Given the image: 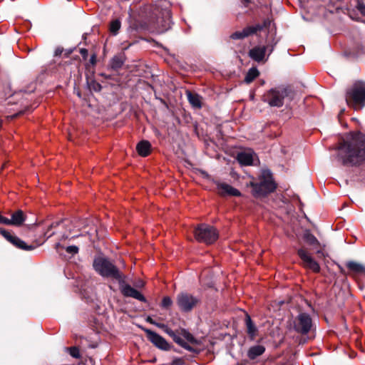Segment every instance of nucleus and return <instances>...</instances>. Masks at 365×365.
<instances>
[{
	"label": "nucleus",
	"mask_w": 365,
	"mask_h": 365,
	"mask_svg": "<svg viewBox=\"0 0 365 365\" xmlns=\"http://www.w3.org/2000/svg\"><path fill=\"white\" fill-rule=\"evenodd\" d=\"M81 53L82 55H83V56H84V55H86V54H87V50H86V49H85V48H82V49L81 50Z\"/></svg>",
	"instance_id": "obj_41"
},
{
	"label": "nucleus",
	"mask_w": 365,
	"mask_h": 365,
	"mask_svg": "<svg viewBox=\"0 0 365 365\" xmlns=\"http://www.w3.org/2000/svg\"><path fill=\"white\" fill-rule=\"evenodd\" d=\"M262 26L260 25H256L252 26H248L243 29L242 31H237L234 32L231 36V38L235 40L243 39L252 34H255L257 31H260Z\"/></svg>",
	"instance_id": "obj_16"
},
{
	"label": "nucleus",
	"mask_w": 365,
	"mask_h": 365,
	"mask_svg": "<svg viewBox=\"0 0 365 365\" xmlns=\"http://www.w3.org/2000/svg\"><path fill=\"white\" fill-rule=\"evenodd\" d=\"M346 101L355 110L365 106V85L361 82L354 83L346 91Z\"/></svg>",
	"instance_id": "obj_6"
},
{
	"label": "nucleus",
	"mask_w": 365,
	"mask_h": 365,
	"mask_svg": "<svg viewBox=\"0 0 365 365\" xmlns=\"http://www.w3.org/2000/svg\"><path fill=\"white\" fill-rule=\"evenodd\" d=\"M199 302V299L185 292L180 293L177 297V304L183 312H190Z\"/></svg>",
	"instance_id": "obj_10"
},
{
	"label": "nucleus",
	"mask_w": 365,
	"mask_h": 365,
	"mask_svg": "<svg viewBox=\"0 0 365 365\" xmlns=\"http://www.w3.org/2000/svg\"><path fill=\"white\" fill-rule=\"evenodd\" d=\"M358 10L361 12V14L365 16V5L362 3H359L357 6Z\"/></svg>",
	"instance_id": "obj_36"
},
{
	"label": "nucleus",
	"mask_w": 365,
	"mask_h": 365,
	"mask_svg": "<svg viewBox=\"0 0 365 365\" xmlns=\"http://www.w3.org/2000/svg\"><path fill=\"white\" fill-rule=\"evenodd\" d=\"M71 232H72V230L69 229V233L63 234V236H62V238L63 239H68L70 237L71 238H73V237L79 236V235H74L71 236Z\"/></svg>",
	"instance_id": "obj_37"
},
{
	"label": "nucleus",
	"mask_w": 365,
	"mask_h": 365,
	"mask_svg": "<svg viewBox=\"0 0 365 365\" xmlns=\"http://www.w3.org/2000/svg\"><path fill=\"white\" fill-rule=\"evenodd\" d=\"M173 304V301L170 297H165L162 300V307L164 308H168Z\"/></svg>",
	"instance_id": "obj_30"
},
{
	"label": "nucleus",
	"mask_w": 365,
	"mask_h": 365,
	"mask_svg": "<svg viewBox=\"0 0 365 365\" xmlns=\"http://www.w3.org/2000/svg\"><path fill=\"white\" fill-rule=\"evenodd\" d=\"M245 324L246 327V331L251 341L255 340L258 334V328L252 322L250 316L248 314H246Z\"/></svg>",
	"instance_id": "obj_18"
},
{
	"label": "nucleus",
	"mask_w": 365,
	"mask_h": 365,
	"mask_svg": "<svg viewBox=\"0 0 365 365\" xmlns=\"http://www.w3.org/2000/svg\"><path fill=\"white\" fill-rule=\"evenodd\" d=\"M349 270L356 274H365V266L361 263L349 261L346 262Z\"/></svg>",
	"instance_id": "obj_20"
},
{
	"label": "nucleus",
	"mask_w": 365,
	"mask_h": 365,
	"mask_svg": "<svg viewBox=\"0 0 365 365\" xmlns=\"http://www.w3.org/2000/svg\"><path fill=\"white\" fill-rule=\"evenodd\" d=\"M25 215L21 210H17L11 215L9 219L10 225L20 226L25 221Z\"/></svg>",
	"instance_id": "obj_21"
},
{
	"label": "nucleus",
	"mask_w": 365,
	"mask_h": 365,
	"mask_svg": "<svg viewBox=\"0 0 365 365\" xmlns=\"http://www.w3.org/2000/svg\"><path fill=\"white\" fill-rule=\"evenodd\" d=\"M146 322H149L151 324H153L155 326V324L157 323L155 320H153L150 317H148L146 319Z\"/></svg>",
	"instance_id": "obj_40"
},
{
	"label": "nucleus",
	"mask_w": 365,
	"mask_h": 365,
	"mask_svg": "<svg viewBox=\"0 0 365 365\" xmlns=\"http://www.w3.org/2000/svg\"><path fill=\"white\" fill-rule=\"evenodd\" d=\"M144 282L142 281V280H138L136 283H135V286L138 288H141V287H144Z\"/></svg>",
	"instance_id": "obj_39"
},
{
	"label": "nucleus",
	"mask_w": 365,
	"mask_h": 365,
	"mask_svg": "<svg viewBox=\"0 0 365 365\" xmlns=\"http://www.w3.org/2000/svg\"><path fill=\"white\" fill-rule=\"evenodd\" d=\"M13 245H14L18 248H20L21 250H31L34 249V247L32 245H26L24 241L21 240L16 236H15L14 238H13V240L11 242Z\"/></svg>",
	"instance_id": "obj_24"
},
{
	"label": "nucleus",
	"mask_w": 365,
	"mask_h": 365,
	"mask_svg": "<svg viewBox=\"0 0 365 365\" xmlns=\"http://www.w3.org/2000/svg\"><path fill=\"white\" fill-rule=\"evenodd\" d=\"M53 235V233H51L50 235H48V237H50L51 236H52Z\"/></svg>",
	"instance_id": "obj_45"
},
{
	"label": "nucleus",
	"mask_w": 365,
	"mask_h": 365,
	"mask_svg": "<svg viewBox=\"0 0 365 365\" xmlns=\"http://www.w3.org/2000/svg\"><path fill=\"white\" fill-rule=\"evenodd\" d=\"M217 189L219 195L223 197L241 195L237 189L225 182H217Z\"/></svg>",
	"instance_id": "obj_15"
},
{
	"label": "nucleus",
	"mask_w": 365,
	"mask_h": 365,
	"mask_svg": "<svg viewBox=\"0 0 365 365\" xmlns=\"http://www.w3.org/2000/svg\"><path fill=\"white\" fill-rule=\"evenodd\" d=\"M288 94L287 88L279 86L271 88L262 97L263 101L272 107H281L284 104V99Z\"/></svg>",
	"instance_id": "obj_7"
},
{
	"label": "nucleus",
	"mask_w": 365,
	"mask_h": 365,
	"mask_svg": "<svg viewBox=\"0 0 365 365\" xmlns=\"http://www.w3.org/2000/svg\"><path fill=\"white\" fill-rule=\"evenodd\" d=\"M150 150V143L147 140L140 141L137 145V150L141 156L148 155Z\"/></svg>",
	"instance_id": "obj_23"
},
{
	"label": "nucleus",
	"mask_w": 365,
	"mask_h": 365,
	"mask_svg": "<svg viewBox=\"0 0 365 365\" xmlns=\"http://www.w3.org/2000/svg\"><path fill=\"white\" fill-rule=\"evenodd\" d=\"M184 360L182 358H175L170 365H183Z\"/></svg>",
	"instance_id": "obj_34"
},
{
	"label": "nucleus",
	"mask_w": 365,
	"mask_h": 365,
	"mask_svg": "<svg viewBox=\"0 0 365 365\" xmlns=\"http://www.w3.org/2000/svg\"><path fill=\"white\" fill-rule=\"evenodd\" d=\"M186 96L189 103L195 108H200L202 107L201 96L197 93H193L190 91H186Z\"/></svg>",
	"instance_id": "obj_22"
},
{
	"label": "nucleus",
	"mask_w": 365,
	"mask_h": 365,
	"mask_svg": "<svg viewBox=\"0 0 365 365\" xmlns=\"http://www.w3.org/2000/svg\"><path fill=\"white\" fill-rule=\"evenodd\" d=\"M335 158L344 165H356L365 161V135L356 133L344 140L338 146Z\"/></svg>",
	"instance_id": "obj_1"
},
{
	"label": "nucleus",
	"mask_w": 365,
	"mask_h": 365,
	"mask_svg": "<svg viewBox=\"0 0 365 365\" xmlns=\"http://www.w3.org/2000/svg\"><path fill=\"white\" fill-rule=\"evenodd\" d=\"M312 320L309 314L300 313L294 322V329L302 334H307L312 329Z\"/></svg>",
	"instance_id": "obj_9"
},
{
	"label": "nucleus",
	"mask_w": 365,
	"mask_h": 365,
	"mask_svg": "<svg viewBox=\"0 0 365 365\" xmlns=\"http://www.w3.org/2000/svg\"><path fill=\"white\" fill-rule=\"evenodd\" d=\"M195 239L207 245L214 243L218 238L217 230L210 225L202 224L194 232Z\"/></svg>",
	"instance_id": "obj_8"
},
{
	"label": "nucleus",
	"mask_w": 365,
	"mask_h": 365,
	"mask_svg": "<svg viewBox=\"0 0 365 365\" xmlns=\"http://www.w3.org/2000/svg\"><path fill=\"white\" fill-rule=\"evenodd\" d=\"M170 4L166 0H160L154 4L146 5L143 12L149 22L155 26L158 32L163 33L170 28L171 15Z\"/></svg>",
	"instance_id": "obj_2"
},
{
	"label": "nucleus",
	"mask_w": 365,
	"mask_h": 365,
	"mask_svg": "<svg viewBox=\"0 0 365 365\" xmlns=\"http://www.w3.org/2000/svg\"><path fill=\"white\" fill-rule=\"evenodd\" d=\"M120 21L118 19H115L111 21L110 25V31L113 34L116 35L120 29Z\"/></svg>",
	"instance_id": "obj_27"
},
{
	"label": "nucleus",
	"mask_w": 365,
	"mask_h": 365,
	"mask_svg": "<svg viewBox=\"0 0 365 365\" xmlns=\"http://www.w3.org/2000/svg\"><path fill=\"white\" fill-rule=\"evenodd\" d=\"M256 154L251 150H247L239 153L237 159L242 165H252L254 163Z\"/></svg>",
	"instance_id": "obj_17"
},
{
	"label": "nucleus",
	"mask_w": 365,
	"mask_h": 365,
	"mask_svg": "<svg viewBox=\"0 0 365 365\" xmlns=\"http://www.w3.org/2000/svg\"><path fill=\"white\" fill-rule=\"evenodd\" d=\"M66 250L68 253L74 255L78 252V247L75 245L68 246L66 248Z\"/></svg>",
	"instance_id": "obj_32"
},
{
	"label": "nucleus",
	"mask_w": 365,
	"mask_h": 365,
	"mask_svg": "<svg viewBox=\"0 0 365 365\" xmlns=\"http://www.w3.org/2000/svg\"><path fill=\"white\" fill-rule=\"evenodd\" d=\"M58 224H59L58 222H56V223H55V224H54V223L51 224V225H50V227H49V229H50V228H52V227H56L57 225H58Z\"/></svg>",
	"instance_id": "obj_43"
},
{
	"label": "nucleus",
	"mask_w": 365,
	"mask_h": 365,
	"mask_svg": "<svg viewBox=\"0 0 365 365\" xmlns=\"http://www.w3.org/2000/svg\"><path fill=\"white\" fill-rule=\"evenodd\" d=\"M124 61L121 56H115L110 61V66L112 69L118 70L122 67Z\"/></svg>",
	"instance_id": "obj_26"
},
{
	"label": "nucleus",
	"mask_w": 365,
	"mask_h": 365,
	"mask_svg": "<svg viewBox=\"0 0 365 365\" xmlns=\"http://www.w3.org/2000/svg\"><path fill=\"white\" fill-rule=\"evenodd\" d=\"M265 346L261 344L252 346L247 350V356L250 360H255L265 352Z\"/></svg>",
	"instance_id": "obj_19"
},
{
	"label": "nucleus",
	"mask_w": 365,
	"mask_h": 365,
	"mask_svg": "<svg viewBox=\"0 0 365 365\" xmlns=\"http://www.w3.org/2000/svg\"><path fill=\"white\" fill-rule=\"evenodd\" d=\"M146 334L148 339L153 343L156 347L161 350L168 351L170 349V345L167 341L160 335L148 329H143Z\"/></svg>",
	"instance_id": "obj_11"
},
{
	"label": "nucleus",
	"mask_w": 365,
	"mask_h": 365,
	"mask_svg": "<svg viewBox=\"0 0 365 365\" xmlns=\"http://www.w3.org/2000/svg\"><path fill=\"white\" fill-rule=\"evenodd\" d=\"M94 269L102 277L112 278L121 283L123 274L119 269L110 260L105 257H97L93 264Z\"/></svg>",
	"instance_id": "obj_4"
},
{
	"label": "nucleus",
	"mask_w": 365,
	"mask_h": 365,
	"mask_svg": "<svg viewBox=\"0 0 365 365\" xmlns=\"http://www.w3.org/2000/svg\"><path fill=\"white\" fill-rule=\"evenodd\" d=\"M259 73L257 68L252 67L250 68L245 77V82L250 83L259 76Z\"/></svg>",
	"instance_id": "obj_25"
},
{
	"label": "nucleus",
	"mask_w": 365,
	"mask_h": 365,
	"mask_svg": "<svg viewBox=\"0 0 365 365\" xmlns=\"http://www.w3.org/2000/svg\"><path fill=\"white\" fill-rule=\"evenodd\" d=\"M298 255L303 262V265L314 272H318L320 270V266L316 262L310 254L304 249L301 248L297 251Z\"/></svg>",
	"instance_id": "obj_12"
},
{
	"label": "nucleus",
	"mask_w": 365,
	"mask_h": 365,
	"mask_svg": "<svg viewBox=\"0 0 365 365\" xmlns=\"http://www.w3.org/2000/svg\"><path fill=\"white\" fill-rule=\"evenodd\" d=\"M63 48H56V50H55V52H54V55L56 56H61L62 52H63Z\"/></svg>",
	"instance_id": "obj_38"
},
{
	"label": "nucleus",
	"mask_w": 365,
	"mask_h": 365,
	"mask_svg": "<svg viewBox=\"0 0 365 365\" xmlns=\"http://www.w3.org/2000/svg\"><path fill=\"white\" fill-rule=\"evenodd\" d=\"M69 353L74 358L77 359V358L80 357L79 350L76 347H71V348H70L69 349Z\"/></svg>",
	"instance_id": "obj_31"
},
{
	"label": "nucleus",
	"mask_w": 365,
	"mask_h": 365,
	"mask_svg": "<svg viewBox=\"0 0 365 365\" xmlns=\"http://www.w3.org/2000/svg\"><path fill=\"white\" fill-rule=\"evenodd\" d=\"M245 4H248L252 2V0H241Z\"/></svg>",
	"instance_id": "obj_42"
},
{
	"label": "nucleus",
	"mask_w": 365,
	"mask_h": 365,
	"mask_svg": "<svg viewBox=\"0 0 365 365\" xmlns=\"http://www.w3.org/2000/svg\"><path fill=\"white\" fill-rule=\"evenodd\" d=\"M276 44V43L274 45L271 46H255L253 48L250 49L249 51V56L250 57L255 60V61L260 62L262 61L264 58L265 53L267 49H269V53H271L272 51L274 50V46Z\"/></svg>",
	"instance_id": "obj_14"
},
{
	"label": "nucleus",
	"mask_w": 365,
	"mask_h": 365,
	"mask_svg": "<svg viewBox=\"0 0 365 365\" xmlns=\"http://www.w3.org/2000/svg\"><path fill=\"white\" fill-rule=\"evenodd\" d=\"M155 326L162 329L176 344L187 351H195V349L190 346V344H199L198 341L193 336V335L185 329H180L176 331H173L166 324L158 322L155 324Z\"/></svg>",
	"instance_id": "obj_3"
},
{
	"label": "nucleus",
	"mask_w": 365,
	"mask_h": 365,
	"mask_svg": "<svg viewBox=\"0 0 365 365\" xmlns=\"http://www.w3.org/2000/svg\"><path fill=\"white\" fill-rule=\"evenodd\" d=\"M2 123H3V121H2V120L0 118V129L1 128Z\"/></svg>",
	"instance_id": "obj_44"
},
{
	"label": "nucleus",
	"mask_w": 365,
	"mask_h": 365,
	"mask_svg": "<svg viewBox=\"0 0 365 365\" xmlns=\"http://www.w3.org/2000/svg\"><path fill=\"white\" fill-rule=\"evenodd\" d=\"M1 233L10 242H11V240H13V238L15 237V236H12L9 232H6L4 230H1Z\"/></svg>",
	"instance_id": "obj_33"
},
{
	"label": "nucleus",
	"mask_w": 365,
	"mask_h": 365,
	"mask_svg": "<svg viewBox=\"0 0 365 365\" xmlns=\"http://www.w3.org/2000/svg\"><path fill=\"white\" fill-rule=\"evenodd\" d=\"M304 240L308 242L309 245H319V241L314 237L312 234L309 232H307L304 235Z\"/></svg>",
	"instance_id": "obj_28"
},
{
	"label": "nucleus",
	"mask_w": 365,
	"mask_h": 365,
	"mask_svg": "<svg viewBox=\"0 0 365 365\" xmlns=\"http://www.w3.org/2000/svg\"><path fill=\"white\" fill-rule=\"evenodd\" d=\"M119 284L120 292L124 297H132L142 302H146L145 297L140 292L132 287L130 285L125 283L123 277V281H121V283H119Z\"/></svg>",
	"instance_id": "obj_13"
},
{
	"label": "nucleus",
	"mask_w": 365,
	"mask_h": 365,
	"mask_svg": "<svg viewBox=\"0 0 365 365\" xmlns=\"http://www.w3.org/2000/svg\"><path fill=\"white\" fill-rule=\"evenodd\" d=\"M250 185L252 187V195L256 197L266 195L273 192L276 188L272 173L268 170L262 171L259 182H251Z\"/></svg>",
	"instance_id": "obj_5"
},
{
	"label": "nucleus",
	"mask_w": 365,
	"mask_h": 365,
	"mask_svg": "<svg viewBox=\"0 0 365 365\" xmlns=\"http://www.w3.org/2000/svg\"><path fill=\"white\" fill-rule=\"evenodd\" d=\"M0 223L4 224L6 225H10L9 219L2 216L1 214H0Z\"/></svg>",
	"instance_id": "obj_35"
},
{
	"label": "nucleus",
	"mask_w": 365,
	"mask_h": 365,
	"mask_svg": "<svg viewBox=\"0 0 365 365\" xmlns=\"http://www.w3.org/2000/svg\"><path fill=\"white\" fill-rule=\"evenodd\" d=\"M88 87L91 90L94 91L96 92H99L101 91L102 86L101 85L96 81L95 80H91L88 83Z\"/></svg>",
	"instance_id": "obj_29"
}]
</instances>
